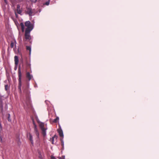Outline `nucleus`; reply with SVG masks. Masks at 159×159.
Wrapping results in <instances>:
<instances>
[{
	"label": "nucleus",
	"instance_id": "26",
	"mask_svg": "<svg viewBox=\"0 0 159 159\" xmlns=\"http://www.w3.org/2000/svg\"><path fill=\"white\" fill-rule=\"evenodd\" d=\"M32 2H35L36 1H37V0H30Z\"/></svg>",
	"mask_w": 159,
	"mask_h": 159
},
{
	"label": "nucleus",
	"instance_id": "17",
	"mask_svg": "<svg viewBox=\"0 0 159 159\" xmlns=\"http://www.w3.org/2000/svg\"><path fill=\"white\" fill-rule=\"evenodd\" d=\"M17 13L18 14H20V15H22V14H21L22 10H20V9H17Z\"/></svg>",
	"mask_w": 159,
	"mask_h": 159
},
{
	"label": "nucleus",
	"instance_id": "20",
	"mask_svg": "<svg viewBox=\"0 0 159 159\" xmlns=\"http://www.w3.org/2000/svg\"><path fill=\"white\" fill-rule=\"evenodd\" d=\"M5 89L7 91V90H8V89L9 88V87L8 85H5Z\"/></svg>",
	"mask_w": 159,
	"mask_h": 159
},
{
	"label": "nucleus",
	"instance_id": "18",
	"mask_svg": "<svg viewBox=\"0 0 159 159\" xmlns=\"http://www.w3.org/2000/svg\"><path fill=\"white\" fill-rule=\"evenodd\" d=\"M57 136L56 135H55L54 136H53L52 138V143L53 144V140L54 139H57Z\"/></svg>",
	"mask_w": 159,
	"mask_h": 159
},
{
	"label": "nucleus",
	"instance_id": "13",
	"mask_svg": "<svg viewBox=\"0 0 159 159\" xmlns=\"http://www.w3.org/2000/svg\"><path fill=\"white\" fill-rule=\"evenodd\" d=\"M20 25L21 27V30L22 32H24L25 30V26L23 23H20Z\"/></svg>",
	"mask_w": 159,
	"mask_h": 159
},
{
	"label": "nucleus",
	"instance_id": "25",
	"mask_svg": "<svg viewBox=\"0 0 159 159\" xmlns=\"http://www.w3.org/2000/svg\"><path fill=\"white\" fill-rule=\"evenodd\" d=\"M61 145L62 146H63V141L62 140V139H61Z\"/></svg>",
	"mask_w": 159,
	"mask_h": 159
},
{
	"label": "nucleus",
	"instance_id": "24",
	"mask_svg": "<svg viewBox=\"0 0 159 159\" xmlns=\"http://www.w3.org/2000/svg\"><path fill=\"white\" fill-rule=\"evenodd\" d=\"M51 159H56V158L54 157V156H51Z\"/></svg>",
	"mask_w": 159,
	"mask_h": 159
},
{
	"label": "nucleus",
	"instance_id": "29",
	"mask_svg": "<svg viewBox=\"0 0 159 159\" xmlns=\"http://www.w3.org/2000/svg\"><path fill=\"white\" fill-rule=\"evenodd\" d=\"M15 15H16V17L17 18L18 17V15L16 13V12H15Z\"/></svg>",
	"mask_w": 159,
	"mask_h": 159
},
{
	"label": "nucleus",
	"instance_id": "11",
	"mask_svg": "<svg viewBox=\"0 0 159 159\" xmlns=\"http://www.w3.org/2000/svg\"><path fill=\"white\" fill-rule=\"evenodd\" d=\"M58 131L59 133L60 136L61 137H63V134L62 129H59L58 130Z\"/></svg>",
	"mask_w": 159,
	"mask_h": 159
},
{
	"label": "nucleus",
	"instance_id": "10",
	"mask_svg": "<svg viewBox=\"0 0 159 159\" xmlns=\"http://www.w3.org/2000/svg\"><path fill=\"white\" fill-rule=\"evenodd\" d=\"M26 77L29 80H30L33 77L32 75H31L29 72H27Z\"/></svg>",
	"mask_w": 159,
	"mask_h": 159
},
{
	"label": "nucleus",
	"instance_id": "30",
	"mask_svg": "<svg viewBox=\"0 0 159 159\" xmlns=\"http://www.w3.org/2000/svg\"><path fill=\"white\" fill-rule=\"evenodd\" d=\"M16 66V67L15 68V70H16V68H17V67H16L17 66Z\"/></svg>",
	"mask_w": 159,
	"mask_h": 159
},
{
	"label": "nucleus",
	"instance_id": "5",
	"mask_svg": "<svg viewBox=\"0 0 159 159\" xmlns=\"http://www.w3.org/2000/svg\"><path fill=\"white\" fill-rule=\"evenodd\" d=\"M31 31H28L27 30H25V39L23 40L25 41V40H30L31 39V37L30 35V33Z\"/></svg>",
	"mask_w": 159,
	"mask_h": 159
},
{
	"label": "nucleus",
	"instance_id": "22",
	"mask_svg": "<svg viewBox=\"0 0 159 159\" xmlns=\"http://www.w3.org/2000/svg\"><path fill=\"white\" fill-rule=\"evenodd\" d=\"M14 43L11 42V45H10L11 47L12 48H13L14 47Z\"/></svg>",
	"mask_w": 159,
	"mask_h": 159
},
{
	"label": "nucleus",
	"instance_id": "19",
	"mask_svg": "<svg viewBox=\"0 0 159 159\" xmlns=\"http://www.w3.org/2000/svg\"><path fill=\"white\" fill-rule=\"evenodd\" d=\"M33 123L34 125V129H35V128H37V126L34 120H33Z\"/></svg>",
	"mask_w": 159,
	"mask_h": 159
},
{
	"label": "nucleus",
	"instance_id": "28",
	"mask_svg": "<svg viewBox=\"0 0 159 159\" xmlns=\"http://www.w3.org/2000/svg\"><path fill=\"white\" fill-rule=\"evenodd\" d=\"M4 2L6 4H7L8 3V2L7 0H4Z\"/></svg>",
	"mask_w": 159,
	"mask_h": 159
},
{
	"label": "nucleus",
	"instance_id": "4",
	"mask_svg": "<svg viewBox=\"0 0 159 159\" xmlns=\"http://www.w3.org/2000/svg\"><path fill=\"white\" fill-rule=\"evenodd\" d=\"M42 131V134L43 136H45L46 135V130L47 129L44 127V124L43 123H41L39 125Z\"/></svg>",
	"mask_w": 159,
	"mask_h": 159
},
{
	"label": "nucleus",
	"instance_id": "15",
	"mask_svg": "<svg viewBox=\"0 0 159 159\" xmlns=\"http://www.w3.org/2000/svg\"><path fill=\"white\" fill-rule=\"evenodd\" d=\"M59 118L58 117H57L53 121V122L55 123H57L59 120Z\"/></svg>",
	"mask_w": 159,
	"mask_h": 159
},
{
	"label": "nucleus",
	"instance_id": "16",
	"mask_svg": "<svg viewBox=\"0 0 159 159\" xmlns=\"http://www.w3.org/2000/svg\"><path fill=\"white\" fill-rule=\"evenodd\" d=\"M7 120L9 122H11V118L10 115L9 114H8Z\"/></svg>",
	"mask_w": 159,
	"mask_h": 159
},
{
	"label": "nucleus",
	"instance_id": "1",
	"mask_svg": "<svg viewBox=\"0 0 159 159\" xmlns=\"http://www.w3.org/2000/svg\"><path fill=\"white\" fill-rule=\"evenodd\" d=\"M18 75L19 77L18 79V89L20 93L21 92V87L22 85L21 83V74L20 70V66L18 69Z\"/></svg>",
	"mask_w": 159,
	"mask_h": 159
},
{
	"label": "nucleus",
	"instance_id": "12",
	"mask_svg": "<svg viewBox=\"0 0 159 159\" xmlns=\"http://www.w3.org/2000/svg\"><path fill=\"white\" fill-rule=\"evenodd\" d=\"M34 131L35 132L36 135L38 138H39V132L37 128H35V129H34Z\"/></svg>",
	"mask_w": 159,
	"mask_h": 159
},
{
	"label": "nucleus",
	"instance_id": "9",
	"mask_svg": "<svg viewBox=\"0 0 159 159\" xmlns=\"http://www.w3.org/2000/svg\"><path fill=\"white\" fill-rule=\"evenodd\" d=\"M15 64L16 66H17L18 63V57L15 56L14 57Z\"/></svg>",
	"mask_w": 159,
	"mask_h": 159
},
{
	"label": "nucleus",
	"instance_id": "7",
	"mask_svg": "<svg viewBox=\"0 0 159 159\" xmlns=\"http://www.w3.org/2000/svg\"><path fill=\"white\" fill-rule=\"evenodd\" d=\"M28 137L29 140L30 141L32 145H33L34 144V142L33 140V138L32 136L31 135V134L30 133H29L28 134Z\"/></svg>",
	"mask_w": 159,
	"mask_h": 159
},
{
	"label": "nucleus",
	"instance_id": "23",
	"mask_svg": "<svg viewBox=\"0 0 159 159\" xmlns=\"http://www.w3.org/2000/svg\"><path fill=\"white\" fill-rule=\"evenodd\" d=\"M49 4V1H48L47 2H46L44 4L45 5H48Z\"/></svg>",
	"mask_w": 159,
	"mask_h": 159
},
{
	"label": "nucleus",
	"instance_id": "6",
	"mask_svg": "<svg viewBox=\"0 0 159 159\" xmlns=\"http://www.w3.org/2000/svg\"><path fill=\"white\" fill-rule=\"evenodd\" d=\"M25 12L26 14H28L30 16L33 15V12L31 8H30L27 7Z\"/></svg>",
	"mask_w": 159,
	"mask_h": 159
},
{
	"label": "nucleus",
	"instance_id": "2",
	"mask_svg": "<svg viewBox=\"0 0 159 159\" xmlns=\"http://www.w3.org/2000/svg\"><path fill=\"white\" fill-rule=\"evenodd\" d=\"M4 107L5 110L7 109V104L6 100H0V109L1 112L2 114L3 108Z\"/></svg>",
	"mask_w": 159,
	"mask_h": 159
},
{
	"label": "nucleus",
	"instance_id": "3",
	"mask_svg": "<svg viewBox=\"0 0 159 159\" xmlns=\"http://www.w3.org/2000/svg\"><path fill=\"white\" fill-rule=\"evenodd\" d=\"M25 25L27 27L25 30L31 31L33 29V24L32 23H31L29 21H26L25 23Z\"/></svg>",
	"mask_w": 159,
	"mask_h": 159
},
{
	"label": "nucleus",
	"instance_id": "21",
	"mask_svg": "<svg viewBox=\"0 0 159 159\" xmlns=\"http://www.w3.org/2000/svg\"><path fill=\"white\" fill-rule=\"evenodd\" d=\"M28 87H27L26 89H25L24 87H23L22 89L24 92L25 91H26L27 90V89Z\"/></svg>",
	"mask_w": 159,
	"mask_h": 159
},
{
	"label": "nucleus",
	"instance_id": "8",
	"mask_svg": "<svg viewBox=\"0 0 159 159\" xmlns=\"http://www.w3.org/2000/svg\"><path fill=\"white\" fill-rule=\"evenodd\" d=\"M25 64L26 69L27 70L29 69H31V64L30 62L26 60L25 61Z\"/></svg>",
	"mask_w": 159,
	"mask_h": 159
},
{
	"label": "nucleus",
	"instance_id": "27",
	"mask_svg": "<svg viewBox=\"0 0 159 159\" xmlns=\"http://www.w3.org/2000/svg\"><path fill=\"white\" fill-rule=\"evenodd\" d=\"M20 6L19 5H17V9H20Z\"/></svg>",
	"mask_w": 159,
	"mask_h": 159
},
{
	"label": "nucleus",
	"instance_id": "14",
	"mask_svg": "<svg viewBox=\"0 0 159 159\" xmlns=\"http://www.w3.org/2000/svg\"><path fill=\"white\" fill-rule=\"evenodd\" d=\"M26 50L29 51V54H30L31 52V48L30 46H27L26 48Z\"/></svg>",
	"mask_w": 159,
	"mask_h": 159
}]
</instances>
